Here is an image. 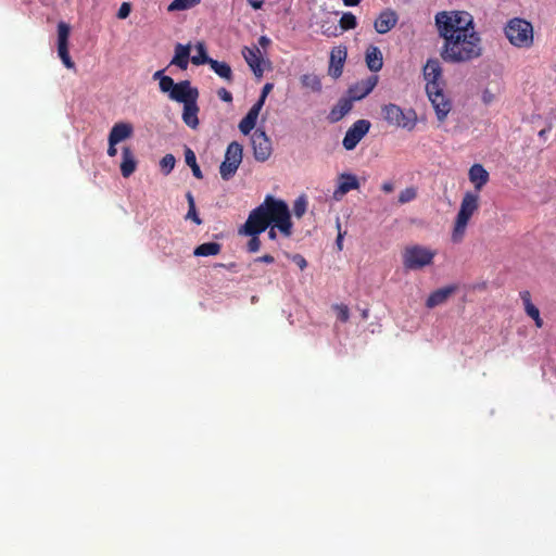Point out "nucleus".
<instances>
[{"label":"nucleus","mask_w":556,"mask_h":556,"mask_svg":"<svg viewBox=\"0 0 556 556\" xmlns=\"http://www.w3.org/2000/svg\"><path fill=\"white\" fill-rule=\"evenodd\" d=\"M435 25L444 39L441 58L447 63H466L482 54L481 38L475 30L472 17L463 12H439Z\"/></svg>","instance_id":"f257e3e1"},{"label":"nucleus","mask_w":556,"mask_h":556,"mask_svg":"<svg viewBox=\"0 0 556 556\" xmlns=\"http://www.w3.org/2000/svg\"><path fill=\"white\" fill-rule=\"evenodd\" d=\"M270 224L285 236L292 235L291 214L287 203L282 200L266 195L265 200L257 207L252 210L240 232L251 236L248 242V251L255 253L260 250L261 241L258 235L264 232Z\"/></svg>","instance_id":"f03ea898"},{"label":"nucleus","mask_w":556,"mask_h":556,"mask_svg":"<svg viewBox=\"0 0 556 556\" xmlns=\"http://www.w3.org/2000/svg\"><path fill=\"white\" fill-rule=\"evenodd\" d=\"M422 75L426 80V92L435 111L437 118L444 122L452 110V102L443 92L445 83L439 60L429 59L424 65Z\"/></svg>","instance_id":"7ed1b4c3"},{"label":"nucleus","mask_w":556,"mask_h":556,"mask_svg":"<svg viewBox=\"0 0 556 556\" xmlns=\"http://www.w3.org/2000/svg\"><path fill=\"white\" fill-rule=\"evenodd\" d=\"M479 208V193L466 192L462 199L459 211L456 215L451 240L460 243L465 237L466 229L471 216Z\"/></svg>","instance_id":"20e7f679"},{"label":"nucleus","mask_w":556,"mask_h":556,"mask_svg":"<svg viewBox=\"0 0 556 556\" xmlns=\"http://www.w3.org/2000/svg\"><path fill=\"white\" fill-rule=\"evenodd\" d=\"M508 41L517 48H530L533 45V26L525 18L514 17L504 28Z\"/></svg>","instance_id":"39448f33"},{"label":"nucleus","mask_w":556,"mask_h":556,"mask_svg":"<svg viewBox=\"0 0 556 556\" xmlns=\"http://www.w3.org/2000/svg\"><path fill=\"white\" fill-rule=\"evenodd\" d=\"M437 252L420 244H410L402 252L403 266L407 270H419L433 263Z\"/></svg>","instance_id":"423d86ee"},{"label":"nucleus","mask_w":556,"mask_h":556,"mask_svg":"<svg viewBox=\"0 0 556 556\" xmlns=\"http://www.w3.org/2000/svg\"><path fill=\"white\" fill-rule=\"evenodd\" d=\"M383 119L393 127L413 130L417 124V114L413 109L404 111L394 103L384 104L381 108Z\"/></svg>","instance_id":"0eeeda50"},{"label":"nucleus","mask_w":556,"mask_h":556,"mask_svg":"<svg viewBox=\"0 0 556 556\" xmlns=\"http://www.w3.org/2000/svg\"><path fill=\"white\" fill-rule=\"evenodd\" d=\"M243 148L237 142L232 141L228 144L225 159L219 166V173L224 180H229L237 172L242 162Z\"/></svg>","instance_id":"6e6552de"},{"label":"nucleus","mask_w":556,"mask_h":556,"mask_svg":"<svg viewBox=\"0 0 556 556\" xmlns=\"http://www.w3.org/2000/svg\"><path fill=\"white\" fill-rule=\"evenodd\" d=\"M71 34V27L65 22H59L58 24V54L65 67L73 70L75 63L72 60L68 51V39Z\"/></svg>","instance_id":"1a4fd4ad"},{"label":"nucleus","mask_w":556,"mask_h":556,"mask_svg":"<svg viewBox=\"0 0 556 556\" xmlns=\"http://www.w3.org/2000/svg\"><path fill=\"white\" fill-rule=\"evenodd\" d=\"M253 154L256 161L265 162L271 155V142L266 132L263 129L257 128L252 137Z\"/></svg>","instance_id":"9d476101"},{"label":"nucleus","mask_w":556,"mask_h":556,"mask_svg":"<svg viewBox=\"0 0 556 556\" xmlns=\"http://www.w3.org/2000/svg\"><path fill=\"white\" fill-rule=\"evenodd\" d=\"M370 122L367 119L356 121L345 132L342 144L346 150H353L370 129Z\"/></svg>","instance_id":"9b49d317"},{"label":"nucleus","mask_w":556,"mask_h":556,"mask_svg":"<svg viewBox=\"0 0 556 556\" xmlns=\"http://www.w3.org/2000/svg\"><path fill=\"white\" fill-rule=\"evenodd\" d=\"M348 56V50L345 46H338L332 48L329 58L328 75L338 79L343 73V67Z\"/></svg>","instance_id":"f8f14e48"},{"label":"nucleus","mask_w":556,"mask_h":556,"mask_svg":"<svg viewBox=\"0 0 556 556\" xmlns=\"http://www.w3.org/2000/svg\"><path fill=\"white\" fill-rule=\"evenodd\" d=\"M169 99L179 103H187L199 98V90L191 86L189 80H181L176 83L170 93Z\"/></svg>","instance_id":"ddd939ff"},{"label":"nucleus","mask_w":556,"mask_h":556,"mask_svg":"<svg viewBox=\"0 0 556 556\" xmlns=\"http://www.w3.org/2000/svg\"><path fill=\"white\" fill-rule=\"evenodd\" d=\"M378 84V76L371 75L352 85L348 90V96L353 101H358L368 96Z\"/></svg>","instance_id":"4468645a"},{"label":"nucleus","mask_w":556,"mask_h":556,"mask_svg":"<svg viewBox=\"0 0 556 556\" xmlns=\"http://www.w3.org/2000/svg\"><path fill=\"white\" fill-rule=\"evenodd\" d=\"M242 55L254 75L256 77H262L264 68L262 67L263 58L261 55L260 49L257 47H244L242 50Z\"/></svg>","instance_id":"2eb2a0df"},{"label":"nucleus","mask_w":556,"mask_h":556,"mask_svg":"<svg viewBox=\"0 0 556 556\" xmlns=\"http://www.w3.org/2000/svg\"><path fill=\"white\" fill-rule=\"evenodd\" d=\"M457 290V286L451 285L445 286L443 288L437 289L433 292H431L426 300V306L428 308H434L439 305L444 304L448 298L454 294Z\"/></svg>","instance_id":"dca6fc26"},{"label":"nucleus","mask_w":556,"mask_h":556,"mask_svg":"<svg viewBox=\"0 0 556 556\" xmlns=\"http://www.w3.org/2000/svg\"><path fill=\"white\" fill-rule=\"evenodd\" d=\"M397 23V15L394 11L387 9L382 11L374 23V27L378 34L389 33Z\"/></svg>","instance_id":"f3484780"},{"label":"nucleus","mask_w":556,"mask_h":556,"mask_svg":"<svg viewBox=\"0 0 556 556\" xmlns=\"http://www.w3.org/2000/svg\"><path fill=\"white\" fill-rule=\"evenodd\" d=\"M359 188V182L355 175L353 174H341L339 176V185L338 188L333 192V198L339 200L344 194L350 192L351 190H356Z\"/></svg>","instance_id":"a211bd4d"},{"label":"nucleus","mask_w":556,"mask_h":556,"mask_svg":"<svg viewBox=\"0 0 556 556\" xmlns=\"http://www.w3.org/2000/svg\"><path fill=\"white\" fill-rule=\"evenodd\" d=\"M468 177L470 182L475 186V193H479L490 179L489 172L481 164H473L469 168Z\"/></svg>","instance_id":"6ab92c4d"},{"label":"nucleus","mask_w":556,"mask_h":556,"mask_svg":"<svg viewBox=\"0 0 556 556\" xmlns=\"http://www.w3.org/2000/svg\"><path fill=\"white\" fill-rule=\"evenodd\" d=\"M199 111L200 109L198 105V99H194L184 104L181 118L184 123L191 129H197L199 127Z\"/></svg>","instance_id":"aec40b11"},{"label":"nucleus","mask_w":556,"mask_h":556,"mask_svg":"<svg viewBox=\"0 0 556 556\" xmlns=\"http://www.w3.org/2000/svg\"><path fill=\"white\" fill-rule=\"evenodd\" d=\"M353 102L354 101L349 96L339 99L329 113V121L331 123H337L342 119L352 110Z\"/></svg>","instance_id":"412c9836"},{"label":"nucleus","mask_w":556,"mask_h":556,"mask_svg":"<svg viewBox=\"0 0 556 556\" xmlns=\"http://www.w3.org/2000/svg\"><path fill=\"white\" fill-rule=\"evenodd\" d=\"M261 110L260 104L254 103L247 115L240 121L239 129L243 135H249L254 129Z\"/></svg>","instance_id":"4be33fe9"},{"label":"nucleus","mask_w":556,"mask_h":556,"mask_svg":"<svg viewBox=\"0 0 556 556\" xmlns=\"http://www.w3.org/2000/svg\"><path fill=\"white\" fill-rule=\"evenodd\" d=\"M122 163H121V173L123 177L128 178L137 168V161L134 156V153L129 147H124L122 150Z\"/></svg>","instance_id":"5701e85b"},{"label":"nucleus","mask_w":556,"mask_h":556,"mask_svg":"<svg viewBox=\"0 0 556 556\" xmlns=\"http://www.w3.org/2000/svg\"><path fill=\"white\" fill-rule=\"evenodd\" d=\"M366 65L371 72H378L383 66V56L380 49L376 46H370L365 54Z\"/></svg>","instance_id":"b1692460"},{"label":"nucleus","mask_w":556,"mask_h":556,"mask_svg":"<svg viewBox=\"0 0 556 556\" xmlns=\"http://www.w3.org/2000/svg\"><path fill=\"white\" fill-rule=\"evenodd\" d=\"M189 58H190V46L177 43L175 47L174 58L170 61V65H176L180 70L186 71L189 65Z\"/></svg>","instance_id":"393cba45"},{"label":"nucleus","mask_w":556,"mask_h":556,"mask_svg":"<svg viewBox=\"0 0 556 556\" xmlns=\"http://www.w3.org/2000/svg\"><path fill=\"white\" fill-rule=\"evenodd\" d=\"M134 128L131 124L129 123H116L110 134H109V140H112V142H121L127 138H129L132 135Z\"/></svg>","instance_id":"a878e982"},{"label":"nucleus","mask_w":556,"mask_h":556,"mask_svg":"<svg viewBox=\"0 0 556 556\" xmlns=\"http://www.w3.org/2000/svg\"><path fill=\"white\" fill-rule=\"evenodd\" d=\"M210 67L220 78H223L224 80H226L229 84L232 83L233 74H232L231 67L228 63L220 62V61L213 59L212 62L210 63Z\"/></svg>","instance_id":"bb28decb"},{"label":"nucleus","mask_w":556,"mask_h":556,"mask_svg":"<svg viewBox=\"0 0 556 556\" xmlns=\"http://www.w3.org/2000/svg\"><path fill=\"white\" fill-rule=\"evenodd\" d=\"M222 244L218 242H205L198 245L194 251V256H213L219 254Z\"/></svg>","instance_id":"cd10ccee"},{"label":"nucleus","mask_w":556,"mask_h":556,"mask_svg":"<svg viewBox=\"0 0 556 556\" xmlns=\"http://www.w3.org/2000/svg\"><path fill=\"white\" fill-rule=\"evenodd\" d=\"M300 80L304 88H308L314 92H320L323 89L321 80L315 74H304L301 76Z\"/></svg>","instance_id":"c85d7f7f"},{"label":"nucleus","mask_w":556,"mask_h":556,"mask_svg":"<svg viewBox=\"0 0 556 556\" xmlns=\"http://www.w3.org/2000/svg\"><path fill=\"white\" fill-rule=\"evenodd\" d=\"M185 161H186V164L188 166H190L193 176L198 179H202L203 175L200 169V166L197 163L195 153L189 147H186V149H185Z\"/></svg>","instance_id":"c756f323"},{"label":"nucleus","mask_w":556,"mask_h":556,"mask_svg":"<svg viewBox=\"0 0 556 556\" xmlns=\"http://www.w3.org/2000/svg\"><path fill=\"white\" fill-rule=\"evenodd\" d=\"M520 299L522 300L525 312L531 318L536 317L540 314L539 308L532 303L531 294L528 290H523L519 293Z\"/></svg>","instance_id":"7c9ffc66"},{"label":"nucleus","mask_w":556,"mask_h":556,"mask_svg":"<svg viewBox=\"0 0 556 556\" xmlns=\"http://www.w3.org/2000/svg\"><path fill=\"white\" fill-rule=\"evenodd\" d=\"M197 54L193 55L190 61L194 64V65H202V64H208L212 62V58H210L207 55V52H206V49H205V46L204 43L202 42H199L197 45Z\"/></svg>","instance_id":"2f4dec72"},{"label":"nucleus","mask_w":556,"mask_h":556,"mask_svg":"<svg viewBox=\"0 0 556 556\" xmlns=\"http://www.w3.org/2000/svg\"><path fill=\"white\" fill-rule=\"evenodd\" d=\"M201 0H173L168 5L169 12L185 11L191 9L200 3Z\"/></svg>","instance_id":"473e14b6"},{"label":"nucleus","mask_w":556,"mask_h":556,"mask_svg":"<svg viewBox=\"0 0 556 556\" xmlns=\"http://www.w3.org/2000/svg\"><path fill=\"white\" fill-rule=\"evenodd\" d=\"M357 20L356 16L351 12H345L342 14L339 21V27L341 31L351 30L356 28Z\"/></svg>","instance_id":"72a5a7b5"},{"label":"nucleus","mask_w":556,"mask_h":556,"mask_svg":"<svg viewBox=\"0 0 556 556\" xmlns=\"http://www.w3.org/2000/svg\"><path fill=\"white\" fill-rule=\"evenodd\" d=\"M176 159L173 154H165L160 161V166L165 175H168L175 167Z\"/></svg>","instance_id":"f704fd0d"},{"label":"nucleus","mask_w":556,"mask_h":556,"mask_svg":"<svg viewBox=\"0 0 556 556\" xmlns=\"http://www.w3.org/2000/svg\"><path fill=\"white\" fill-rule=\"evenodd\" d=\"M417 197V189L415 187H408L402 190L399 194V203L405 204L413 200H415Z\"/></svg>","instance_id":"c9c22d12"},{"label":"nucleus","mask_w":556,"mask_h":556,"mask_svg":"<svg viewBox=\"0 0 556 556\" xmlns=\"http://www.w3.org/2000/svg\"><path fill=\"white\" fill-rule=\"evenodd\" d=\"M307 202L303 197L295 200L293 205V213L296 217H302L306 211Z\"/></svg>","instance_id":"e433bc0d"},{"label":"nucleus","mask_w":556,"mask_h":556,"mask_svg":"<svg viewBox=\"0 0 556 556\" xmlns=\"http://www.w3.org/2000/svg\"><path fill=\"white\" fill-rule=\"evenodd\" d=\"M175 84L176 83L174 81V79L172 77L162 76L159 85H160V89L162 92H167L169 94L172 89L174 88Z\"/></svg>","instance_id":"4c0bfd02"},{"label":"nucleus","mask_w":556,"mask_h":556,"mask_svg":"<svg viewBox=\"0 0 556 556\" xmlns=\"http://www.w3.org/2000/svg\"><path fill=\"white\" fill-rule=\"evenodd\" d=\"M334 308L338 312V319L342 323H346L350 318L349 307L344 304L336 305Z\"/></svg>","instance_id":"58836bf2"},{"label":"nucleus","mask_w":556,"mask_h":556,"mask_svg":"<svg viewBox=\"0 0 556 556\" xmlns=\"http://www.w3.org/2000/svg\"><path fill=\"white\" fill-rule=\"evenodd\" d=\"M274 88V85L271 83H267L264 85L263 89H262V93H261V97L260 99L255 102V104H260L261 108H263L264 103H265V100H266V97L267 94L271 91V89Z\"/></svg>","instance_id":"ea45409f"},{"label":"nucleus","mask_w":556,"mask_h":556,"mask_svg":"<svg viewBox=\"0 0 556 556\" xmlns=\"http://www.w3.org/2000/svg\"><path fill=\"white\" fill-rule=\"evenodd\" d=\"M321 33L328 37L331 36H338L340 34L339 27L334 24H331L329 26H326L325 24L321 25Z\"/></svg>","instance_id":"a19ab883"},{"label":"nucleus","mask_w":556,"mask_h":556,"mask_svg":"<svg viewBox=\"0 0 556 556\" xmlns=\"http://www.w3.org/2000/svg\"><path fill=\"white\" fill-rule=\"evenodd\" d=\"M130 11H131L130 3L123 2L122 5L118 9L117 17L121 18V20H124V18L129 16Z\"/></svg>","instance_id":"79ce46f5"},{"label":"nucleus","mask_w":556,"mask_h":556,"mask_svg":"<svg viewBox=\"0 0 556 556\" xmlns=\"http://www.w3.org/2000/svg\"><path fill=\"white\" fill-rule=\"evenodd\" d=\"M186 218L192 219L197 225L202 224V219L199 217V215L197 213L195 205H191L189 207Z\"/></svg>","instance_id":"37998d69"},{"label":"nucleus","mask_w":556,"mask_h":556,"mask_svg":"<svg viewBox=\"0 0 556 556\" xmlns=\"http://www.w3.org/2000/svg\"><path fill=\"white\" fill-rule=\"evenodd\" d=\"M293 263H295L301 270L305 269L307 266V262L305 257L301 254H293L290 256Z\"/></svg>","instance_id":"c03bdc74"},{"label":"nucleus","mask_w":556,"mask_h":556,"mask_svg":"<svg viewBox=\"0 0 556 556\" xmlns=\"http://www.w3.org/2000/svg\"><path fill=\"white\" fill-rule=\"evenodd\" d=\"M217 96L224 102H231L232 101V94L226 88H219L217 90Z\"/></svg>","instance_id":"a18cd8bd"},{"label":"nucleus","mask_w":556,"mask_h":556,"mask_svg":"<svg viewBox=\"0 0 556 556\" xmlns=\"http://www.w3.org/2000/svg\"><path fill=\"white\" fill-rule=\"evenodd\" d=\"M494 100V94L490 90H484L482 93V101L484 104H490Z\"/></svg>","instance_id":"49530a36"},{"label":"nucleus","mask_w":556,"mask_h":556,"mask_svg":"<svg viewBox=\"0 0 556 556\" xmlns=\"http://www.w3.org/2000/svg\"><path fill=\"white\" fill-rule=\"evenodd\" d=\"M116 144H117L116 142H112V140H109V148H108L109 156L114 157L117 154Z\"/></svg>","instance_id":"de8ad7c7"},{"label":"nucleus","mask_w":556,"mask_h":556,"mask_svg":"<svg viewBox=\"0 0 556 556\" xmlns=\"http://www.w3.org/2000/svg\"><path fill=\"white\" fill-rule=\"evenodd\" d=\"M274 261H275V258L270 254H265L255 260V262H262V263H267V264H271V263H274Z\"/></svg>","instance_id":"09e8293b"},{"label":"nucleus","mask_w":556,"mask_h":556,"mask_svg":"<svg viewBox=\"0 0 556 556\" xmlns=\"http://www.w3.org/2000/svg\"><path fill=\"white\" fill-rule=\"evenodd\" d=\"M381 189L386 192V193H390L393 191L394 189V186L391 181H386L382 184L381 186Z\"/></svg>","instance_id":"8fccbe9b"},{"label":"nucleus","mask_w":556,"mask_h":556,"mask_svg":"<svg viewBox=\"0 0 556 556\" xmlns=\"http://www.w3.org/2000/svg\"><path fill=\"white\" fill-rule=\"evenodd\" d=\"M269 226H271V228L268 231V238L270 240H276V238H277V232L275 230L276 227L274 226V224H270Z\"/></svg>","instance_id":"3c124183"},{"label":"nucleus","mask_w":556,"mask_h":556,"mask_svg":"<svg viewBox=\"0 0 556 556\" xmlns=\"http://www.w3.org/2000/svg\"><path fill=\"white\" fill-rule=\"evenodd\" d=\"M186 198H187V202H188V206L189 207L191 205H195L194 198H193V195H192V193L190 191L187 192Z\"/></svg>","instance_id":"603ef678"},{"label":"nucleus","mask_w":556,"mask_h":556,"mask_svg":"<svg viewBox=\"0 0 556 556\" xmlns=\"http://www.w3.org/2000/svg\"><path fill=\"white\" fill-rule=\"evenodd\" d=\"M249 2L254 9H261L263 5L262 0H249Z\"/></svg>","instance_id":"864d4df0"},{"label":"nucleus","mask_w":556,"mask_h":556,"mask_svg":"<svg viewBox=\"0 0 556 556\" xmlns=\"http://www.w3.org/2000/svg\"><path fill=\"white\" fill-rule=\"evenodd\" d=\"M362 0H343L344 5L354 7L357 5Z\"/></svg>","instance_id":"5fc2aeb1"},{"label":"nucleus","mask_w":556,"mask_h":556,"mask_svg":"<svg viewBox=\"0 0 556 556\" xmlns=\"http://www.w3.org/2000/svg\"><path fill=\"white\" fill-rule=\"evenodd\" d=\"M532 319L534 320L535 326L538 328H542L543 327V319L541 318L540 314L536 315V317H533Z\"/></svg>","instance_id":"6e6d98bb"},{"label":"nucleus","mask_w":556,"mask_h":556,"mask_svg":"<svg viewBox=\"0 0 556 556\" xmlns=\"http://www.w3.org/2000/svg\"><path fill=\"white\" fill-rule=\"evenodd\" d=\"M258 41H260V45L263 47H265L266 45L269 43V39L265 36H262Z\"/></svg>","instance_id":"4d7b16f0"},{"label":"nucleus","mask_w":556,"mask_h":556,"mask_svg":"<svg viewBox=\"0 0 556 556\" xmlns=\"http://www.w3.org/2000/svg\"><path fill=\"white\" fill-rule=\"evenodd\" d=\"M342 239H343V237L339 232L338 238H337V245H338L339 250H342Z\"/></svg>","instance_id":"13d9d810"},{"label":"nucleus","mask_w":556,"mask_h":556,"mask_svg":"<svg viewBox=\"0 0 556 556\" xmlns=\"http://www.w3.org/2000/svg\"><path fill=\"white\" fill-rule=\"evenodd\" d=\"M162 76H164L163 71H156L153 75V78L160 80Z\"/></svg>","instance_id":"bf43d9fd"},{"label":"nucleus","mask_w":556,"mask_h":556,"mask_svg":"<svg viewBox=\"0 0 556 556\" xmlns=\"http://www.w3.org/2000/svg\"><path fill=\"white\" fill-rule=\"evenodd\" d=\"M216 267H227V268L231 269L232 267H235V264H233V263H231V264H229V265H225V264H216Z\"/></svg>","instance_id":"052dcab7"}]
</instances>
